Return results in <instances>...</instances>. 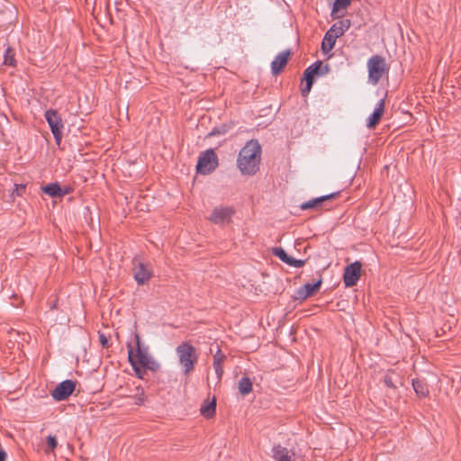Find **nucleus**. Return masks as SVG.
<instances>
[{"instance_id":"1","label":"nucleus","mask_w":461,"mask_h":461,"mask_svg":"<svg viewBox=\"0 0 461 461\" xmlns=\"http://www.w3.org/2000/svg\"><path fill=\"white\" fill-rule=\"evenodd\" d=\"M260 160L261 147L258 140H251L240 150L237 167L243 175H254L259 169Z\"/></svg>"},{"instance_id":"5","label":"nucleus","mask_w":461,"mask_h":461,"mask_svg":"<svg viewBox=\"0 0 461 461\" xmlns=\"http://www.w3.org/2000/svg\"><path fill=\"white\" fill-rule=\"evenodd\" d=\"M368 82L376 85L380 79L388 73V66L385 59L379 55L372 56L366 63Z\"/></svg>"},{"instance_id":"7","label":"nucleus","mask_w":461,"mask_h":461,"mask_svg":"<svg viewBox=\"0 0 461 461\" xmlns=\"http://www.w3.org/2000/svg\"><path fill=\"white\" fill-rule=\"evenodd\" d=\"M45 119L50 128L57 145H60L62 140L63 121L56 110L50 109L45 112Z\"/></svg>"},{"instance_id":"16","label":"nucleus","mask_w":461,"mask_h":461,"mask_svg":"<svg viewBox=\"0 0 461 461\" xmlns=\"http://www.w3.org/2000/svg\"><path fill=\"white\" fill-rule=\"evenodd\" d=\"M216 412V399H206L201 405L200 413L205 419H212Z\"/></svg>"},{"instance_id":"31","label":"nucleus","mask_w":461,"mask_h":461,"mask_svg":"<svg viewBox=\"0 0 461 461\" xmlns=\"http://www.w3.org/2000/svg\"><path fill=\"white\" fill-rule=\"evenodd\" d=\"M385 384H387V386H389V387H394V385L393 384V383H392L391 379H389V378H386V379H385Z\"/></svg>"},{"instance_id":"17","label":"nucleus","mask_w":461,"mask_h":461,"mask_svg":"<svg viewBox=\"0 0 461 461\" xmlns=\"http://www.w3.org/2000/svg\"><path fill=\"white\" fill-rule=\"evenodd\" d=\"M290 51L286 50L279 53L271 63L272 72L277 75L287 64Z\"/></svg>"},{"instance_id":"3","label":"nucleus","mask_w":461,"mask_h":461,"mask_svg":"<svg viewBox=\"0 0 461 461\" xmlns=\"http://www.w3.org/2000/svg\"><path fill=\"white\" fill-rule=\"evenodd\" d=\"M350 25L351 22L348 19L340 20L331 25L321 42V50L324 54H329L331 51L337 39L342 36L350 28Z\"/></svg>"},{"instance_id":"2","label":"nucleus","mask_w":461,"mask_h":461,"mask_svg":"<svg viewBox=\"0 0 461 461\" xmlns=\"http://www.w3.org/2000/svg\"><path fill=\"white\" fill-rule=\"evenodd\" d=\"M128 358L136 375L140 379L144 377L147 369L156 371L159 368L158 362L149 355L147 348L140 346L138 339L137 349L135 352L132 349H129Z\"/></svg>"},{"instance_id":"18","label":"nucleus","mask_w":461,"mask_h":461,"mask_svg":"<svg viewBox=\"0 0 461 461\" xmlns=\"http://www.w3.org/2000/svg\"><path fill=\"white\" fill-rule=\"evenodd\" d=\"M384 112V101L380 100V102L377 104L376 107L375 108L372 114L368 117L366 126L368 128H374L377 122L381 120L383 114Z\"/></svg>"},{"instance_id":"29","label":"nucleus","mask_w":461,"mask_h":461,"mask_svg":"<svg viewBox=\"0 0 461 461\" xmlns=\"http://www.w3.org/2000/svg\"><path fill=\"white\" fill-rule=\"evenodd\" d=\"M25 188V186L23 185H15L14 186V192H16V194L18 195L21 194V192Z\"/></svg>"},{"instance_id":"26","label":"nucleus","mask_w":461,"mask_h":461,"mask_svg":"<svg viewBox=\"0 0 461 461\" xmlns=\"http://www.w3.org/2000/svg\"><path fill=\"white\" fill-rule=\"evenodd\" d=\"M146 396L143 392L138 396L135 397V403L137 405H143L146 402Z\"/></svg>"},{"instance_id":"24","label":"nucleus","mask_w":461,"mask_h":461,"mask_svg":"<svg viewBox=\"0 0 461 461\" xmlns=\"http://www.w3.org/2000/svg\"><path fill=\"white\" fill-rule=\"evenodd\" d=\"M412 386L416 393V394L420 397H426L429 393L428 387L425 384L419 380H413L412 381Z\"/></svg>"},{"instance_id":"12","label":"nucleus","mask_w":461,"mask_h":461,"mask_svg":"<svg viewBox=\"0 0 461 461\" xmlns=\"http://www.w3.org/2000/svg\"><path fill=\"white\" fill-rule=\"evenodd\" d=\"M75 383L71 380H65L61 382L53 391L52 397L55 400L62 401L67 399L74 391Z\"/></svg>"},{"instance_id":"13","label":"nucleus","mask_w":461,"mask_h":461,"mask_svg":"<svg viewBox=\"0 0 461 461\" xmlns=\"http://www.w3.org/2000/svg\"><path fill=\"white\" fill-rule=\"evenodd\" d=\"M152 276V271L149 267L143 263H138L134 267V279L138 285L147 284Z\"/></svg>"},{"instance_id":"21","label":"nucleus","mask_w":461,"mask_h":461,"mask_svg":"<svg viewBox=\"0 0 461 461\" xmlns=\"http://www.w3.org/2000/svg\"><path fill=\"white\" fill-rule=\"evenodd\" d=\"M42 192L49 194L50 196H60L65 194L62 192L60 185L58 183H51L41 188Z\"/></svg>"},{"instance_id":"10","label":"nucleus","mask_w":461,"mask_h":461,"mask_svg":"<svg viewBox=\"0 0 461 461\" xmlns=\"http://www.w3.org/2000/svg\"><path fill=\"white\" fill-rule=\"evenodd\" d=\"M321 284L322 277H320L312 284L307 283L303 285L295 291L294 299L301 302L305 301L308 297L312 296L320 290Z\"/></svg>"},{"instance_id":"27","label":"nucleus","mask_w":461,"mask_h":461,"mask_svg":"<svg viewBox=\"0 0 461 461\" xmlns=\"http://www.w3.org/2000/svg\"><path fill=\"white\" fill-rule=\"evenodd\" d=\"M48 445L51 449H54L57 447V440L54 436H48L47 437Z\"/></svg>"},{"instance_id":"22","label":"nucleus","mask_w":461,"mask_h":461,"mask_svg":"<svg viewBox=\"0 0 461 461\" xmlns=\"http://www.w3.org/2000/svg\"><path fill=\"white\" fill-rule=\"evenodd\" d=\"M238 389L240 394L246 395L252 392L253 385L252 382L249 377H243L240 380Z\"/></svg>"},{"instance_id":"20","label":"nucleus","mask_w":461,"mask_h":461,"mask_svg":"<svg viewBox=\"0 0 461 461\" xmlns=\"http://www.w3.org/2000/svg\"><path fill=\"white\" fill-rule=\"evenodd\" d=\"M337 195L336 193H332L327 195H322L317 198H313L300 205L302 210H308L319 206L322 202L334 198Z\"/></svg>"},{"instance_id":"6","label":"nucleus","mask_w":461,"mask_h":461,"mask_svg":"<svg viewBox=\"0 0 461 461\" xmlns=\"http://www.w3.org/2000/svg\"><path fill=\"white\" fill-rule=\"evenodd\" d=\"M176 351L178 357V362L185 375H189L194 370V364L197 360L195 348L188 343H182L176 348Z\"/></svg>"},{"instance_id":"9","label":"nucleus","mask_w":461,"mask_h":461,"mask_svg":"<svg viewBox=\"0 0 461 461\" xmlns=\"http://www.w3.org/2000/svg\"><path fill=\"white\" fill-rule=\"evenodd\" d=\"M362 265L359 261H355L346 267L343 274V282L346 287L355 285L361 276Z\"/></svg>"},{"instance_id":"11","label":"nucleus","mask_w":461,"mask_h":461,"mask_svg":"<svg viewBox=\"0 0 461 461\" xmlns=\"http://www.w3.org/2000/svg\"><path fill=\"white\" fill-rule=\"evenodd\" d=\"M321 61H317L305 69L303 86L301 88V92L303 96H306L310 93L313 83L314 75L318 73V70L321 68Z\"/></svg>"},{"instance_id":"4","label":"nucleus","mask_w":461,"mask_h":461,"mask_svg":"<svg viewBox=\"0 0 461 461\" xmlns=\"http://www.w3.org/2000/svg\"><path fill=\"white\" fill-rule=\"evenodd\" d=\"M235 213L233 206L220 204L212 209L208 221L213 225L226 227L232 223Z\"/></svg>"},{"instance_id":"8","label":"nucleus","mask_w":461,"mask_h":461,"mask_svg":"<svg viewBox=\"0 0 461 461\" xmlns=\"http://www.w3.org/2000/svg\"><path fill=\"white\" fill-rule=\"evenodd\" d=\"M217 165L218 159L214 151L208 149L200 157L196 165V170L203 175H206L213 171Z\"/></svg>"},{"instance_id":"15","label":"nucleus","mask_w":461,"mask_h":461,"mask_svg":"<svg viewBox=\"0 0 461 461\" xmlns=\"http://www.w3.org/2000/svg\"><path fill=\"white\" fill-rule=\"evenodd\" d=\"M352 0H335L330 15L332 18H340L346 14L348 7L350 5Z\"/></svg>"},{"instance_id":"14","label":"nucleus","mask_w":461,"mask_h":461,"mask_svg":"<svg viewBox=\"0 0 461 461\" xmlns=\"http://www.w3.org/2000/svg\"><path fill=\"white\" fill-rule=\"evenodd\" d=\"M273 253L276 257H277L281 261L285 263L286 265L293 267H302L305 261L302 259H294L292 257H289L286 251L283 248H274Z\"/></svg>"},{"instance_id":"19","label":"nucleus","mask_w":461,"mask_h":461,"mask_svg":"<svg viewBox=\"0 0 461 461\" xmlns=\"http://www.w3.org/2000/svg\"><path fill=\"white\" fill-rule=\"evenodd\" d=\"M294 453L286 447L276 446L273 448V457L276 461H292Z\"/></svg>"},{"instance_id":"23","label":"nucleus","mask_w":461,"mask_h":461,"mask_svg":"<svg viewBox=\"0 0 461 461\" xmlns=\"http://www.w3.org/2000/svg\"><path fill=\"white\" fill-rule=\"evenodd\" d=\"M223 360L224 355H222L221 352L218 350L214 355L213 368L219 379L221 377L223 372L221 366Z\"/></svg>"},{"instance_id":"30","label":"nucleus","mask_w":461,"mask_h":461,"mask_svg":"<svg viewBox=\"0 0 461 461\" xmlns=\"http://www.w3.org/2000/svg\"><path fill=\"white\" fill-rule=\"evenodd\" d=\"M6 459V453L5 451L0 447V461H5Z\"/></svg>"},{"instance_id":"28","label":"nucleus","mask_w":461,"mask_h":461,"mask_svg":"<svg viewBox=\"0 0 461 461\" xmlns=\"http://www.w3.org/2000/svg\"><path fill=\"white\" fill-rule=\"evenodd\" d=\"M99 340H100V343L102 344V346H103L104 348L108 347V339H107V338L104 336V334H103V333H100V334H99Z\"/></svg>"},{"instance_id":"25","label":"nucleus","mask_w":461,"mask_h":461,"mask_svg":"<svg viewBox=\"0 0 461 461\" xmlns=\"http://www.w3.org/2000/svg\"><path fill=\"white\" fill-rule=\"evenodd\" d=\"M4 63L9 66H14L15 64L14 56L11 53L10 48L5 50Z\"/></svg>"}]
</instances>
